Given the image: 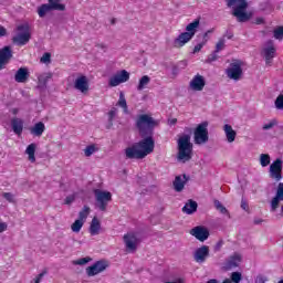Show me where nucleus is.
I'll return each mask as SVG.
<instances>
[{
  "label": "nucleus",
  "instance_id": "aec40b11",
  "mask_svg": "<svg viewBox=\"0 0 283 283\" xmlns=\"http://www.w3.org/2000/svg\"><path fill=\"white\" fill-rule=\"evenodd\" d=\"M223 132L226 135L227 143H235L238 133L233 129V126L229 124L223 125Z\"/></svg>",
  "mask_w": 283,
  "mask_h": 283
},
{
  "label": "nucleus",
  "instance_id": "a19ab883",
  "mask_svg": "<svg viewBox=\"0 0 283 283\" xmlns=\"http://www.w3.org/2000/svg\"><path fill=\"white\" fill-rule=\"evenodd\" d=\"M90 262H92V258L85 256V258L75 260L73 264H76L77 266H84V264H87Z\"/></svg>",
  "mask_w": 283,
  "mask_h": 283
},
{
  "label": "nucleus",
  "instance_id": "6ab92c4d",
  "mask_svg": "<svg viewBox=\"0 0 283 283\" xmlns=\"http://www.w3.org/2000/svg\"><path fill=\"white\" fill-rule=\"evenodd\" d=\"M10 59H12V50H10V46H4L0 50V70L8 65Z\"/></svg>",
  "mask_w": 283,
  "mask_h": 283
},
{
  "label": "nucleus",
  "instance_id": "e2e57ef3",
  "mask_svg": "<svg viewBox=\"0 0 283 283\" xmlns=\"http://www.w3.org/2000/svg\"><path fill=\"white\" fill-rule=\"evenodd\" d=\"M103 50H106L107 48L105 45H102Z\"/></svg>",
  "mask_w": 283,
  "mask_h": 283
},
{
  "label": "nucleus",
  "instance_id": "ea45409f",
  "mask_svg": "<svg viewBox=\"0 0 283 283\" xmlns=\"http://www.w3.org/2000/svg\"><path fill=\"white\" fill-rule=\"evenodd\" d=\"M214 207L217 211H220L223 216H229V210H227V208L219 200H214Z\"/></svg>",
  "mask_w": 283,
  "mask_h": 283
},
{
  "label": "nucleus",
  "instance_id": "6e6d98bb",
  "mask_svg": "<svg viewBox=\"0 0 283 283\" xmlns=\"http://www.w3.org/2000/svg\"><path fill=\"white\" fill-rule=\"evenodd\" d=\"M241 209H243V211H249V203L244 199L241 201Z\"/></svg>",
  "mask_w": 283,
  "mask_h": 283
},
{
  "label": "nucleus",
  "instance_id": "864d4df0",
  "mask_svg": "<svg viewBox=\"0 0 283 283\" xmlns=\"http://www.w3.org/2000/svg\"><path fill=\"white\" fill-rule=\"evenodd\" d=\"M51 55L50 53H44L41 57V63H50Z\"/></svg>",
  "mask_w": 283,
  "mask_h": 283
},
{
  "label": "nucleus",
  "instance_id": "423d86ee",
  "mask_svg": "<svg viewBox=\"0 0 283 283\" xmlns=\"http://www.w3.org/2000/svg\"><path fill=\"white\" fill-rule=\"evenodd\" d=\"M95 196V207L99 209V211H105L107 209V205L112 202V192L102 189L94 190Z\"/></svg>",
  "mask_w": 283,
  "mask_h": 283
},
{
  "label": "nucleus",
  "instance_id": "79ce46f5",
  "mask_svg": "<svg viewBox=\"0 0 283 283\" xmlns=\"http://www.w3.org/2000/svg\"><path fill=\"white\" fill-rule=\"evenodd\" d=\"M50 78H52L51 73H43L38 77V81H39V83H42L43 85H45V83H48V81H50Z\"/></svg>",
  "mask_w": 283,
  "mask_h": 283
},
{
  "label": "nucleus",
  "instance_id": "052dcab7",
  "mask_svg": "<svg viewBox=\"0 0 283 283\" xmlns=\"http://www.w3.org/2000/svg\"><path fill=\"white\" fill-rule=\"evenodd\" d=\"M206 283H220V281L216 280V279H212V280H209L208 282Z\"/></svg>",
  "mask_w": 283,
  "mask_h": 283
},
{
  "label": "nucleus",
  "instance_id": "7c9ffc66",
  "mask_svg": "<svg viewBox=\"0 0 283 283\" xmlns=\"http://www.w3.org/2000/svg\"><path fill=\"white\" fill-rule=\"evenodd\" d=\"M117 107H122L124 114H129V108L127 106V99L125 98V93H123V92L119 93Z\"/></svg>",
  "mask_w": 283,
  "mask_h": 283
},
{
  "label": "nucleus",
  "instance_id": "8fccbe9b",
  "mask_svg": "<svg viewBox=\"0 0 283 283\" xmlns=\"http://www.w3.org/2000/svg\"><path fill=\"white\" fill-rule=\"evenodd\" d=\"M3 198H6V200H8V202H14V195L10 193V192H4Z\"/></svg>",
  "mask_w": 283,
  "mask_h": 283
},
{
  "label": "nucleus",
  "instance_id": "39448f33",
  "mask_svg": "<svg viewBox=\"0 0 283 283\" xmlns=\"http://www.w3.org/2000/svg\"><path fill=\"white\" fill-rule=\"evenodd\" d=\"M195 145H207L209 143V122L198 124L193 132Z\"/></svg>",
  "mask_w": 283,
  "mask_h": 283
},
{
  "label": "nucleus",
  "instance_id": "dca6fc26",
  "mask_svg": "<svg viewBox=\"0 0 283 283\" xmlns=\"http://www.w3.org/2000/svg\"><path fill=\"white\" fill-rule=\"evenodd\" d=\"M205 85H207L205 76L197 74L189 82V90H191V92H202V90H205Z\"/></svg>",
  "mask_w": 283,
  "mask_h": 283
},
{
  "label": "nucleus",
  "instance_id": "37998d69",
  "mask_svg": "<svg viewBox=\"0 0 283 283\" xmlns=\"http://www.w3.org/2000/svg\"><path fill=\"white\" fill-rule=\"evenodd\" d=\"M273 34H274V39H276L277 41H282V39H283V27H277L276 29H274Z\"/></svg>",
  "mask_w": 283,
  "mask_h": 283
},
{
  "label": "nucleus",
  "instance_id": "ddd939ff",
  "mask_svg": "<svg viewBox=\"0 0 283 283\" xmlns=\"http://www.w3.org/2000/svg\"><path fill=\"white\" fill-rule=\"evenodd\" d=\"M282 159L277 158L270 165V178H272V180H275L276 182H280V180H282Z\"/></svg>",
  "mask_w": 283,
  "mask_h": 283
},
{
  "label": "nucleus",
  "instance_id": "f257e3e1",
  "mask_svg": "<svg viewBox=\"0 0 283 283\" xmlns=\"http://www.w3.org/2000/svg\"><path fill=\"white\" fill-rule=\"evenodd\" d=\"M155 143L151 136L144 138L139 143L134 144L133 146L125 149L126 158H137L142 160L149 156L154 151Z\"/></svg>",
  "mask_w": 283,
  "mask_h": 283
},
{
  "label": "nucleus",
  "instance_id": "680f3d73",
  "mask_svg": "<svg viewBox=\"0 0 283 283\" xmlns=\"http://www.w3.org/2000/svg\"><path fill=\"white\" fill-rule=\"evenodd\" d=\"M176 123H178V119H176V118L170 120V125H176Z\"/></svg>",
  "mask_w": 283,
  "mask_h": 283
},
{
  "label": "nucleus",
  "instance_id": "bf43d9fd",
  "mask_svg": "<svg viewBox=\"0 0 283 283\" xmlns=\"http://www.w3.org/2000/svg\"><path fill=\"white\" fill-rule=\"evenodd\" d=\"M8 32L6 31V28H3L2 25H0V36H6Z\"/></svg>",
  "mask_w": 283,
  "mask_h": 283
},
{
  "label": "nucleus",
  "instance_id": "de8ad7c7",
  "mask_svg": "<svg viewBox=\"0 0 283 283\" xmlns=\"http://www.w3.org/2000/svg\"><path fill=\"white\" fill-rule=\"evenodd\" d=\"M275 196L283 199V182L277 185Z\"/></svg>",
  "mask_w": 283,
  "mask_h": 283
},
{
  "label": "nucleus",
  "instance_id": "09e8293b",
  "mask_svg": "<svg viewBox=\"0 0 283 283\" xmlns=\"http://www.w3.org/2000/svg\"><path fill=\"white\" fill-rule=\"evenodd\" d=\"M116 114H118V109L117 108H112L108 112V120H114V118H116Z\"/></svg>",
  "mask_w": 283,
  "mask_h": 283
},
{
  "label": "nucleus",
  "instance_id": "c03bdc74",
  "mask_svg": "<svg viewBox=\"0 0 283 283\" xmlns=\"http://www.w3.org/2000/svg\"><path fill=\"white\" fill-rule=\"evenodd\" d=\"M276 125L277 119H271L270 122L265 123L262 128L266 132L269 129H273V127H275Z\"/></svg>",
  "mask_w": 283,
  "mask_h": 283
},
{
  "label": "nucleus",
  "instance_id": "4be33fe9",
  "mask_svg": "<svg viewBox=\"0 0 283 283\" xmlns=\"http://www.w3.org/2000/svg\"><path fill=\"white\" fill-rule=\"evenodd\" d=\"M280 207H281V213H283V199L274 195V197H272V199L270 200L271 213H275V211H277Z\"/></svg>",
  "mask_w": 283,
  "mask_h": 283
},
{
  "label": "nucleus",
  "instance_id": "c9c22d12",
  "mask_svg": "<svg viewBox=\"0 0 283 283\" xmlns=\"http://www.w3.org/2000/svg\"><path fill=\"white\" fill-rule=\"evenodd\" d=\"M84 224H85L84 221H81L80 219H77L73 222V224H71V231H73V233H81V229H83Z\"/></svg>",
  "mask_w": 283,
  "mask_h": 283
},
{
  "label": "nucleus",
  "instance_id": "4468645a",
  "mask_svg": "<svg viewBox=\"0 0 283 283\" xmlns=\"http://www.w3.org/2000/svg\"><path fill=\"white\" fill-rule=\"evenodd\" d=\"M74 90L81 94H87L90 92V78L85 75H78L74 81Z\"/></svg>",
  "mask_w": 283,
  "mask_h": 283
},
{
  "label": "nucleus",
  "instance_id": "b1692460",
  "mask_svg": "<svg viewBox=\"0 0 283 283\" xmlns=\"http://www.w3.org/2000/svg\"><path fill=\"white\" fill-rule=\"evenodd\" d=\"M193 39L191 35L187 32L180 33L177 39H175V48H182L189 43V41Z\"/></svg>",
  "mask_w": 283,
  "mask_h": 283
},
{
  "label": "nucleus",
  "instance_id": "20e7f679",
  "mask_svg": "<svg viewBox=\"0 0 283 283\" xmlns=\"http://www.w3.org/2000/svg\"><path fill=\"white\" fill-rule=\"evenodd\" d=\"M226 3L228 8H232L233 17H235L241 23L251 19L252 14L247 13V8H249L247 0H226Z\"/></svg>",
  "mask_w": 283,
  "mask_h": 283
},
{
  "label": "nucleus",
  "instance_id": "e433bc0d",
  "mask_svg": "<svg viewBox=\"0 0 283 283\" xmlns=\"http://www.w3.org/2000/svg\"><path fill=\"white\" fill-rule=\"evenodd\" d=\"M49 12H52L50 4H42L38 8V14L41 19H43V17H45V14Z\"/></svg>",
  "mask_w": 283,
  "mask_h": 283
},
{
  "label": "nucleus",
  "instance_id": "5701e85b",
  "mask_svg": "<svg viewBox=\"0 0 283 283\" xmlns=\"http://www.w3.org/2000/svg\"><path fill=\"white\" fill-rule=\"evenodd\" d=\"M187 180H189V178H187V175L177 176L174 180L175 191H182V189H185V186L187 185Z\"/></svg>",
  "mask_w": 283,
  "mask_h": 283
},
{
  "label": "nucleus",
  "instance_id": "c85d7f7f",
  "mask_svg": "<svg viewBox=\"0 0 283 283\" xmlns=\"http://www.w3.org/2000/svg\"><path fill=\"white\" fill-rule=\"evenodd\" d=\"M36 144L32 143L30 144L27 149H25V154L28 156V159L31 161V163H36Z\"/></svg>",
  "mask_w": 283,
  "mask_h": 283
},
{
  "label": "nucleus",
  "instance_id": "5fc2aeb1",
  "mask_svg": "<svg viewBox=\"0 0 283 283\" xmlns=\"http://www.w3.org/2000/svg\"><path fill=\"white\" fill-rule=\"evenodd\" d=\"M202 48H205V42L197 44L193 49V54L200 52V50H202Z\"/></svg>",
  "mask_w": 283,
  "mask_h": 283
},
{
  "label": "nucleus",
  "instance_id": "a211bd4d",
  "mask_svg": "<svg viewBox=\"0 0 283 283\" xmlns=\"http://www.w3.org/2000/svg\"><path fill=\"white\" fill-rule=\"evenodd\" d=\"M190 235H193L200 242H205L209 238V230L199 226L190 230Z\"/></svg>",
  "mask_w": 283,
  "mask_h": 283
},
{
  "label": "nucleus",
  "instance_id": "0eeeda50",
  "mask_svg": "<svg viewBox=\"0 0 283 283\" xmlns=\"http://www.w3.org/2000/svg\"><path fill=\"white\" fill-rule=\"evenodd\" d=\"M242 67H244V62L235 60L230 63L229 67L226 70L228 78L231 81H240L242 78Z\"/></svg>",
  "mask_w": 283,
  "mask_h": 283
},
{
  "label": "nucleus",
  "instance_id": "58836bf2",
  "mask_svg": "<svg viewBox=\"0 0 283 283\" xmlns=\"http://www.w3.org/2000/svg\"><path fill=\"white\" fill-rule=\"evenodd\" d=\"M274 107L279 112H283V93L279 94L274 101Z\"/></svg>",
  "mask_w": 283,
  "mask_h": 283
},
{
  "label": "nucleus",
  "instance_id": "7ed1b4c3",
  "mask_svg": "<svg viewBox=\"0 0 283 283\" xmlns=\"http://www.w3.org/2000/svg\"><path fill=\"white\" fill-rule=\"evenodd\" d=\"M136 127L140 136H151V134H154V129L158 127V120L149 114H142L137 116Z\"/></svg>",
  "mask_w": 283,
  "mask_h": 283
},
{
  "label": "nucleus",
  "instance_id": "c756f323",
  "mask_svg": "<svg viewBox=\"0 0 283 283\" xmlns=\"http://www.w3.org/2000/svg\"><path fill=\"white\" fill-rule=\"evenodd\" d=\"M30 132L33 136L41 137L43 136V132H45V124H43V122H39L30 128Z\"/></svg>",
  "mask_w": 283,
  "mask_h": 283
},
{
  "label": "nucleus",
  "instance_id": "49530a36",
  "mask_svg": "<svg viewBox=\"0 0 283 283\" xmlns=\"http://www.w3.org/2000/svg\"><path fill=\"white\" fill-rule=\"evenodd\" d=\"M224 43H227L224 38L220 39L216 45V52H221V50H224Z\"/></svg>",
  "mask_w": 283,
  "mask_h": 283
},
{
  "label": "nucleus",
  "instance_id": "f8f14e48",
  "mask_svg": "<svg viewBox=\"0 0 283 283\" xmlns=\"http://www.w3.org/2000/svg\"><path fill=\"white\" fill-rule=\"evenodd\" d=\"M127 81H129V72L122 70L111 76L108 85L109 87H118V85H122V83H127Z\"/></svg>",
  "mask_w": 283,
  "mask_h": 283
},
{
  "label": "nucleus",
  "instance_id": "13d9d810",
  "mask_svg": "<svg viewBox=\"0 0 283 283\" xmlns=\"http://www.w3.org/2000/svg\"><path fill=\"white\" fill-rule=\"evenodd\" d=\"M255 23L256 25H262V23H264V18H256Z\"/></svg>",
  "mask_w": 283,
  "mask_h": 283
},
{
  "label": "nucleus",
  "instance_id": "f3484780",
  "mask_svg": "<svg viewBox=\"0 0 283 283\" xmlns=\"http://www.w3.org/2000/svg\"><path fill=\"white\" fill-rule=\"evenodd\" d=\"M193 258L198 264H203V262H207V258H209V247L202 245L201 248H198L195 251Z\"/></svg>",
  "mask_w": 283,
  "mask_h": 283
},
{
  "label": "nucleus",
  "instance_id": "f704fd0d",
  "mask_svg": "<svg viewBox=\"0 0 283 283\" xmlns=\"http://www.w3.org/2000/svg\"><path fill=\"white\" fill-rule=\"evenodd\" d=\"M259 163L261 167H269L271 165V155L270 154H261L259 158Z\"/></svg>",
  "mask_w": 283,
  "mask_h": 283
},
{
  "label": "nucleus",
  "instance_id": "412c9836",
  "mask_svg": "<svg viewBox=\"0 0 283 283\" xmlns=\"http://www.w3.org/2000/svg\"><path fill=\"white\" fill-rule=\"evenodd\" d=\"M88 231L91 235H99L103 231V227L101 226V220L98 218L94 217L92 219Z\"/></svg>",
  "mask_w": 283,
  "mask_h": 283
},
{
  "label": "nucleus",
  "instance_id": "3c124183",
  "mask_svg": "<svg viewBox=\"0 0 283 283\" xmlns=\"http://www.w3.org/2000/svg\"><path fill=\"white\" fill-rule=\"evenodd\" d=\"M269 279H266V276L262 275V274H259L256 277H255V283H266Z\"/></svg>",
  "mask_w": 283,
  "mask_h": 283
},
{
  "label": "nucleus",
  "instance_id": "603ef678",
  "mask_svg": "<svg viewBox=\"0 0 283 283\" xmlns=\"http://www.w3.org/2000/svg\"><path fill=\"white\" fill-rule=\"evenodd\" d=\"M76 200V195H71L65 198V205H72Z\"/></svg>",
  "mask_w": 283,
  "mask_h": 283
},
{
  "label": "nucleus",
  "instance_id": "4d7b16f0",
  "mask_svg": "<svg viewBox=\"0 0 283 283\" xmlns=\"http://www.w3.org/2000/svg\"><path fill=\"white\" fill-rule=\"evenodd\" d=\"M4 231H8V223L0 222V233H3Z\"/></svg>",
  "mask_w": 283,
  "mask_h": 283
},
{
  "label": "nucleus",
  "instance_id": "9b49d317",
  "mask_svg": "<svg viewBox=\"0 0 283 283\" xmlns=\"http://www.w3.org/2000/svg\"><path fill=\"white\" fill-rule=\"evenodd\" d=\"M109 266V262L106 260H99L95 262L93 265L86 268V275L88 277H94L103 271H105Z\"/></svg>",
  "mask_w": 283,
  "mask_h": 283
},
{
  "label": "nucleus",
  "instance_id": "f03ea898",
  "mask_svg": "<svg viewBox=\"0 0 283 283\" xmlns=\"http://www.w3.org/2000/svg\"><path fill=\"white\" fill-rule=\"evenodd\" d=\"M177 159L179 163H189L193 154V144H191V136L184 134L177 140Z\"/></svg>",
  "mask_w": 283,
  "mask_h": 283
},
{
  "label": "nucleus",
  "instance_id": "1a4fd4ad",
  "mask_svg": "<svg viewBox=\"0 0 283 283\" xmlns=\"http://www.w3.org/2000/svg\"><path fill=\"white\" fill-rule=\"evenodd\" d=\"M127 253H136L138 251V244H140V238L136 232H128L123 238Z\"/></svg>",
  "mask_w": 283,
  "mask_h": 283
},
{
  "label": "nucleus",
  "instance_id": "9d476101",
  "mask_svg": "<svg viewBox=\"0 0 283 283\" xmlns=\"http://www.w3.org/2000/svg\"><path fill=\"white\" fill-rule=\"evenodd\" d=\"M276 52L277 49H275L273 41H269L263 45L261 54L265 60V65H271V63H273V59H275Z\"/></svg>",
  "mask_w": 283,
  "mask_h": 283
},
{
  "label": "nucleus",
  "instance_id": "393cba45",
  "mask_svg": "<svg viewBox=\"0 0 283 283\" xmlns=\"http://www.w3.org/2000/svg\"><path fill=\"white\" fill-rule=\"evenodd\" d=\"M11 126L14 134H17L18 136H21V134H23V119L17 117L11 119Z\"/></svg>",
  "mask_w": 283,
  "mask_h": 283
},
{
  "label": "nucleus",
  "instance_id": "cd10ccee",
  "mask_svg": "<svg viewBox=\"0 0 283 283\" xmlns=\"http://www.w3.org/2000/svg\"><path fill=\"white\" fill-rule=\"evenodd\" d=\"M184 213L191 216V213H196L198 211V203L193 200H189L182 208Z\"/></svg>",
  "mask_w": 283,
  "mask_h": 283
},
{
  "label": "nucleus",
  "instance_id": "2eb2a0df",
  "mask_svg": "<svg viewBox=\"0 0 283 283\" xmlns=\"http://www.w3.org/2000/svg\"><path fill=\"white\" fill-rule=\"evenodd\" d=\"M240 264H242V254L235 252L224 261L223 269L226 271H231V269H238Z\"/></svg>",
  "mask_w": 283,
  "mask_h": 283
},
{
  "label": "nucleus",
  "instance_id": "a878e982",
  "mask_svg": "<svg viewBox=\"0 0 283 283\" xmlns=\"http://www.w3.org/2000/svg\"><path fill=\"white\" fill-rule=\"evenodd\" d=\"M198 28H200V19H196L193 22L189 23L186 27V33L193 38L196 36V32H198Z\"/></svg>",
  "mask_w": 283,
  "mask_h": 283
},
{
  "label": "nucleus",
  "instance_id": "473e14b6",
  "mask_svg": "<svg viewBox=\"0 0 283 283\" xmlns=\"http://www.w3.org/2000/svg\"><path fill=\"white\" fill-rule=\"evenodd\" d=\"M49 7L51 10H59L60 12L65 10V4L61 3V0H49Z\"/></svg>",
  "mask_w": 283,
  "mask_h": 283
},
{
  "label": "nucleus",
  "instance_id": "4c0bfd02",
  "mask_svg": "<svg viewBox=\"0 0 283 283\" xmlns=\"http://www.w3.org/2000/svg\"><path fill=\"white\" fill-rule=\"evenodd\" d=\"M96 151H98L96 145H88L84 148V155L86 158H90V156H93V154H96Z\"/></svg>",
  "mask_w": 283,
  "mask_h": 283
},
{
  "label": "nucleus",
  "instance_id": "6e6552de",
  "mask_svg": "<svg viewBox=\"0 0 283 283\" xmlns=\"http://www.w3.org/2000/svg\"><path fill=\"white\" fill-rule=\"evenodd\" d=\"M18 34L13 36V43L17 45H25L30 41V25L28 23L20 24L17 28Z\"/></svg>",
  "mask_w": 283,
  "mask_h": 283
},
{
  "label": "nucleus",
  "instance_id": "72a5a7b5",
  "mask_svg": "<svg viewBox=\"0 0 283 283\" xmlns=\"http://www.w3.org/2000/svg\"><path fill=\"white\" fill-rule=\"evenodd\" d=\"M90 213H91L90 207L84 206L82 211H80V213H78V219L77 220L85 223L87 221V218L90 217Z\"/></svg>",
  "mask_w": 283,
  "mask_h": 283
},
{
  "label": "nucleus",
  "instance_id": "bb28decb",
  "mask_svg": "<svg viewBox=\"0 0 283 283\" xmlns=\"http://www.w3.org/2000/svg\"><path fill=\"white\" fill-rule=\"evenodd\" d=\"M28 69L21 67L17 71L14 78L17 83H25L28 81Z\"/></svg>",
  "mask_w": 283,
  "mask_h": 283
},
{
  "label": "nucleus",
  "instance_id": "a18cd8bd",
  "mask_svg": "<svg viewBox=\"0 0 283 283\" xmlns=\"http://www.w3.org/2000/svg\"><path fill=\"white\" fill-rule=\"evenodd\" d=\"M45 275H48V270L42 271L40 274H38L34 279H33V283H41L43 277H45Z\"/></svg>",
  "mask_w": 283,
  "mask_h": 283
},
{
  "label": "nucleus",
  "instance_id": "2f4dec72",
  "mask_svg": "<svg viewBox=\"0 0 283 283\" xmlns=\"http://www.w3.org/2000/svg\"><path fill=\"white\" fill-rule=\"evenodd\" d=\"M149 83H151V77H149L148 75L142 76L137 84V91L143 92V90H145L147 85H149Z\"/></svg>",
  "mask_w": 283,
  "mask_h": 283
}]
</instances>
